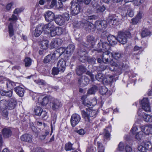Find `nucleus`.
Instances as JSON below:
<instances>
[{"mask_svg":"<svg viewBox=\"0 0 152 152\" xmlns=\"http://www.w3.org/2000/svg\"><path fill=\"white\" fill-rule=\"evenodd\" d=\"M131 37L130 33L128 31L119 32H118L117 39L113 35H110L107 37V39L110 43L112 45L115 44L117 40L121 43L124 44L127 41L128 38Z\"/></svg>","mask_w":152,"mask_h":152,"instance_id":"obj_1","label":"nucleus"},{"mask_svg":"<svg viewBox=\"0 0 152 152\" xmlns=\"http://www.w3.org/2000/svg\"><path fill=\"white\" fill-rule=\"evenodd\" d=\"M110 46L106 42H100L98 43L97 50L99 52H102L107 55H111L112 57L115 59H118L121 57V53H111L108 50Z\"/></svg>","mask_w":152,"mask_h":152,"instance_id":"obj_2","label":"nucleus"},{"mask_svg":"<svg viewBox=\"0 0 152 152\" xmlns=\"http://www.w3.org/2000/svg\"><path fill=\"white\" fill-rule=\"evenodd\" d=\"M45 27L48 28V31L52 37L56 35H60L64 34L65 33V29L64 28L56 27L53 23L47 24Z\"/></svg>","mask_w":152,"mask_h":152,"instance_id":"obj_3","label":"nucleus"},{"mask_svg":"<svg viewBox=\"0 0 152 152\" xmlns=\"http://www.w3.org/2000/svg\"><path fill=\"white\" fill-rule=\"evenodd\" d=\"M141 132H137L135 135L136 138L138 140L141 139L143 136V134L146 135L151 134L152 125L143 126L141 127Z\"/></svg>","mask_w":152,"mask_h":152,"instance_id":"obj_4","label":"nucleus"},{"mask_svg":"<svg viewBox=\"0 0 152 152\" xmlns=\"http://www.w3.org/2000/svg\"><path fill=\"white\" fill-rule=\"evenodd\" d=\"M96 113L97 111L96 110L90 108H87L86 112L84 110L81 111L83 117L87 122L90 121L91 117H95Z\"/></svg>","mask_w":152,"mask_h":152,"instance_id":"obj_5","label":"nucleus"},{"mask_svg":"<svg viewBox=\"0 0 152 152\" xmlns=\"http://www.w3.org/2000/svg\"><path fill=\"white\" fill-rule=\"evenodd\" d=\"M69 19V15L67 13H64L62 15H57L55 18L56 23L58 25H63L65 22L68 21Z\"/></svg>","mask_w":152,"mask_h":152,"instance_id":"obj_6","label":"nucleus"},{"mask_svg":"<svg viewBox=\"0 0 152 152\" xmlns=\"http://www.w3.org/2000/svg\"><path fill=\"white\" fill-rule=\"evenodd\" d=\"M98 22H100V21H97L95 22V25L92 23L88 21H83L81 23L80 26L82 27H83L85 28H88V30H91V29L96 28L98 30H101V25L100 24H97L96 23Z\"/></svg>","mask_w":152,"mask_h":152,"instance_id":"obj_7","label":"nucleus"},{"mask_svg":"<svg viewBox=\"0 0 152 152\" xmlns=\"http://www.w3.org/2000/svg\"><path fill=\"white\" fill-rule=\"evenodd\" d=\"M47 24L45 25H39L36 27L34 30V35L35 37H39L42 34V31H45L46 34H48L49 33L48 31V28H46L45 26Z\"/></svg>","mask_w":152,"mask_h":152,"instance_id":"obj_8","label":"nucleus"},{"mask_svg":"<svg viewBox=\"0 0 152 152\" xmlns=\"http://www.w3.org/2000/svg\"><path fill=\"white\" fill-rule=\"evenodd\" d=\"M142 109H140L138 111V115L143 118L145 121L152 122V115L144 113Z\"/></svg>","mask_w":152,"mask_h":152,"instance_id":"obj_9","label":"nucleus"},{"mask_svg":"<svg viewBox=\"0 0 152 152\" xmlns=\"http://www.w3.org/2000/svg\"><path fill=\"white\" fill-rule=\"evenodd\" d=\"M81 119L80 117L78 114L75 113L72 114L71 117L70 122L73 127L76 126L79 123Z\"/></svg>","mask_w":152,"mask_h":152,"instance_id":"obj_10","label":"nucleus"},{"mask_svg":"<svg viewBox=\"0 0 152 152\" xmlns=\"http://www.w3.org/2000/svg\"><path fill=\"white\" fill-rule=\"evenodd\" d=\"M51 98L49 96H40L38 99V102L43 106H45L51 100Z\"/></svg>","mask_w":152,"mask_h":152,"instance_id":"obj_11","label":"nucleus"},{"mask_svg":"<svg viewBox=\"0 0 152 152\" xmlns=\"http://www.w3.org/2000/svg\"><path fill=\"white\" fill-rule=\"evenodd\" d=\"M79 5L77 3H72L71 7V13L72 15L77 14L80 11Z\"/></svg>","mask_w":152,"mask_h":152,"instance_id":"obj_12","label":"nucleus"},{"mask_svg":"<svg viewBox=\"0 0 152 152\" xmlns=\"http://www.w3.org/2000/svg\"><path fill=\"white\" fill-rule=\"evenodd\" d=\"M0 81L1 83H6L7 87L9 89H12L15 86V83L9 80H7L4 77H0Z\"/></svg>","mask_w":152,"mask_h":152,"instance_id":"obj_13","label":"nucleus"},{"mask_svg":"<svg viewBox=\"0 0 152 152\" xmlns=\"http://www.w3.org/2000/svg\"><path fill=\"white\" fill-rule=\"evenodd\" d=\"M96 0H94L92 1V4L94 8L96 9V12H102L105 10V8L104 5L102 7L98 5V2L96 1Z\"/></svg>","mask_w":152,"mask_h":152,"instance_id":"obj_14","label":"nucleus"},{"mask_svg":"<svg viewBox=\"0 0 152 152\" xmlns=\"http://www.w3.org/2000/svg\"><path fill=\"white\" fill-rule=\"evenodd\" d=\"M35 115L39 116L42 115V117L44 118L47 115V113L45 111H43L42 109L39 107H36L34 110Z\"/></svg>","mask_w":152,"mask_h":152,"instance_id":"obj_15","label":"nucleus"},{"mask_svg":"<svg viewBox=\"0 0 152 152\" xmlns=\"http://www.w3.org/2000/svg\"><path fill=\"white\" fill-rule=\"evenodd\" d=\"M141 104L142 109L145 111L147 112L150 111V107L147 98H144L141 101Z\"/></svg>","mask_w":152,"mask_h":152,"instance_id":"obj_16","label":"nucleus"},{"mask_svg":"<svg viewBox=\"0 0 152 152\" xmlns=\"http://www.w3.org/2000/svg\"><path fill=\"white\" fill-rule=\"evenodd\" d=\"M54 7L58 10H60L63 7L62 2L60 1V2L57 3L56 0H52L51 4L49 6L48 8H52Z\"/></svg>","mask_w":152,"mask_h":152,"instance_id":"obj_17","label":"nucleus"},{"mask_svg":"<svg viewBox=\"0 0 152 152\" xmlns=\"http://www.w3.org/2000/svg\"><path fill=\"white\" fill-rule=\"evenodd\" d=\"M45 17L47 21L50 23H51V22L55 19L54 14L50 11H48L45 12Z\"/></svg>","mask_w":152,"mask_h":152,"instance_id":"obj_18","label":"nucleus"},{"mask_svg":"<svg viewBox=\"0 0 152 152\" xmlns=\"http://www.w3.org/2000/svg\"><path fill=\"white\" fill-rule=\"evenodd\" d=\"M55 56L53 53L50 54L46 56L44 59V62L45 63H47L49 62H53L56 59Z\"/></svg>","mask_w":152,"mask_h":152,"instance_id":"obj_19","label":"nucleus"},{"mask_svg":"<svg viewBox=\"0 0 152 152\" xmlns=\"http://www.w3.org/2000/svg\"><path fill=\"white\" fill-rule=\"evenodd\" d=\"M66 65L65 61L62 58L58 61L57 64V67L60 71L63 72L65 69Z\"/></svg>","mask_w":152,"mask_h":152,"instance_id":"obj_20","label":"nucleus"},{"mask_svg":"<svg viewBox=\"0 0 152 152\" xmlns=\"http://www.w3.org/2000/svg\"><path fill=\"white\" fill-rule=\"evenodd\" d=\"M89 80L87 77L83 76L78 80L79 83L82 86H85L87 85L89 82Z\"/></svg>","mask_w":152,"mask_h":152,"instance_id":"obj_21","label":"nucleus"},{"mask_svg":"<svg viewBox=\"0 0 152 152\" xmlns=\"http://www.w3.org/2000/svg\"><path fill=\"white\" fill-rule=\"evenodd\" d=\"M32 136L28 134H25L20 137V139L22 141L30 143L32 142Z\"/></svg>","mask_w":152,"mask_h":152,"instance_id":"obj_22","label":"nucleus"},{"mask_svg":"<svg viewBox=\"0 0 152 152\" xmlns=\"http://www.w3.org/2000/svg\"><path fill=\"white\" fill-rule=\"evenodd\" d=\"M57 59L63 53L66 54L65 49L63 47H61L57 49L53 53Z\"/></svg>","mask_w":152,"mask_h":152,"instance_id":"obj_23","label":"nucleus"},{"mask_svg":"<svg viewBox=\"0 0 152 152\" xmlns=\"http://www.w3.org/2000/svg\"><path fill=\"white\" fill-rule=\"evenodd\" d=\"M61 41L59 39H53L50 43L51 47L52 48L58 47L61 44Z\"/></svg>","mask_w":152,"mask_h":152,"instance_id":"obj_24","label":"nucleus"},{"mask_svg":"<svg viewBox=\"0 0 152 152\" xmlns=\"http://www.w3.org/2000/svg\"><path fill=\"white\" fill-rule=\"evenodd\" d=\"M61 106V102L57 99H54L52 102V108L53 110L59 108Z\"/></svg>","mask_w":152,"mask_h":152,"instance_id":"obj_25","label":"nucleus"},{"mask_svg":"<svg viewBox=\"0 0 152 152\" xmlns=\"http://www.w3.org/2000/svg\"><path fill=\"white\" fill-rule=\"evenodd\" d=\"M152 34V32L149 28H143L141 33V36L142 37L150 36Z\"/></svg>","mask_w":152,"mask_h":152,"instance_id":"obj_26","label":"nucleus"},{"mask_svg":"<svg viewBox=\"0 0 152 152\" xmlns=\"http://www.w3.org/2000/svg\"><path fill=\"white\" fill-rule=\"evenodd\" d=\"M14 90L16 94L22 97L24 94V89L20 86L17 87L15 88Z\"/></svg>","mask_w":152,"mask_h":152,"instance_id":"obj_27","label":"nucleus"},{"mask_svg":"<svg viewBox=\"0 0 152 152\" xmlns=\"http://www.w3.org/2000/svg\"><path fill=\"white\" fill-rule=\"evenodd\" d=\"M99 92L102 95H106L107 96H110L111 94V93L110 91H108V89L104 86L102 87L100 89Z\"/></svg>","mask_w":152,"mask_h":152,"instance_id":"obj_28","label":"nucleus"},{"mask_svg":"<svg viewBox=\"0 0 152 152\" xmlns=\"http://www.w3.org/2000/svg\"><path fill=\"white\" fill-rule=\"evenodd\" d=\"M75 49V47L73 44H70L65 49L66 53L69 56L71 55V54L73 52Z\"/></svg>","mask_w":152,"mask_h":152,"instance_id":"obj_29","label":"nucleus"},{"mask_svg":"<svg viewBox=\"0 0 152 152\" xmlns=\"http://www.w3.org/2000/svg\"><path fill=\"white\" fill-rule=\"evenodd\" d=\"M2 134L4 137L8 138L11 135L12 132L9 129L5 128L3 129Z\"/></svg>","mask_w":152,"mask_h":152,"instance_id":"obj_30","label":"nucleus"},{"mask_svg":"<svg viewBox=\"0 0 152 152\" xmlns=\"http://www.w3.org/2000/svg\"><path fill=\"white\" fill-rule=\"evenodd\" d=\"M41 48L44 50H46L49 46L48 41L47 40H43L40 43Z\"/></svg>","mask_w":152,"mask_h":152,"instance_id":"obj_31","label":"nucleus"},{"mask_svg":"<svg viewBox=\"0 0 152 152\" xmlns=\"http://www.w3.org/2000/svg\"><path fill=\"white\" fill-rule=\"evenodd\" d=\"M85 71L86 68L82 66H78L76 69V74L78 75H81Z\"/></svg>","mask_w":152,"mask_h":152,"instance_id":"obj_32","label":"nucleus"},{"mask_svg":"<svg viewBox=\"0 0 152 152\" xmlns=\"http://www.w3.org/2000/svg\"><path fill=\"white\" fill-rule=\"evenodd\" d=\"M81 100H82L83 104L85 106L87 107L91 106L90 101H89L87 99L86 96V95H84L81 97Z\"/></svg>","mask_w":152,"mask_h":152,"instance_id":"obj_33","label":"nucleus"},{"mask_svg":"<svg viewBox=\"0 0 152 152\" xmlns=\"http://www.w3.org/2000/svg\"><path fill=\"white\" fill-rule=\"evenodd\" d=\"M96 78L98 81H102L103 83L106 82V79L104 78V76L102 73H99L98 75H96Z\"/></svg>","mask_w":152,"mask_h":152,"instance_id":"obj_34","label":"nucleus"},{"mask_svg":"<svg viewBox=\"0 0 152 152\" xmlns=\"http://www.w3.org/2000/svg\"><path fill=\"white\" fill-rule=\"evenodd\" d=\"M87 42L92 45L94 44L96 42V39L92 36H89L87 37Z\"/></svg>","mask_w":152,"mask_h":152,"instance_id":"obj_35","label":"nucleus"},{"mask_svg":"<svg viewBox=\"0 0 152 152\" xmlns=\"http://www.w3.org/2000/svg\"><path fill=\"white\" fill-rule=\"evenodd\" d=\"M88 59V54L86 52L83 51L80 55V60L82 62H84Z\"/></svg>","mask_w":152,"mask_h":152,"instance_id":"obj_36","label":"nucleus"},{"mask_svg":"<svg viewBox=\"0 0 152 152\" xmlns=\"http://www.w3.org/2000/svg\"><path fill=\"white\" fill-rule=\"evenodd\" d=\"M16 100L14 99L13 102H12V101H10L8 102L7 107V109H8L10 110L13 109L15 107L16 105Z\"/></svg>","mask_w":152,"mask_h":152,"instance_id":"obj_37","label":"nucleus"},{"mask_svg":"<svg viewBox=\"0 0 152 152\" xmlns=\"http://www.w3.org/2000/svg\"><path fill=\"white\" fill-rule=\"evenodd\" d=\"M97 89L98 88L96 86H93L88 90L87 94L89 95L94 94Z\"/></svg>","mask_w":152,"mask_h":152,"instance_id":"obj_38","label":"nucleus"},{"mask_svg":"<svg viewBox=\"0 0 152 152\" xmlns=\"http://www.w3.org/2000/svg\"><path fill=\"white\" fill-rule=\"evenodd\" d=\"M9 32L10 37H12L14 34V31L13 28V23L11 22L8 26Z\"/></svg>","mask_w":152,"mask_h":152,"instance_id":"obj_39","label":"nucleus"},{"mask_svg":"<svg viewBox=\"0 0 152 152\" xmlns=\"http://www.w3.org/2000/svg\"><path fill=\"white\" fill-rule=\"evenodd\" d=\"M8 102L5 100H2L0 101V107L3 109H7Z\"/></svg>","mask_w":152,"mask_h":152,"instance_id":"obj_40","label":"nucleus"},{"mask_svg":"<svg viewBox=\"0 0 152 152\" xmlns=\"http://www.w3.org/2000/svg\"><path fill=\"white\" fill-rule=\"evenodd\" d=\"M126 9L127 10L126 15H128L131 17H132L134 15V13L133 10L131 8L128 6L126 7Z\"/></svg>","mask_w":152,"mask_h":152,"instance_id":"obj_41","label":"nucleus"},{"mask_svg":"<svg viewBox=\"0 0 152 152\" xmlns=\"http://www.w3.org/2000/svg\"><path fill=\"white\" fill-rule=\"evenodd\" d=\"M124 150V144L123 142H121L118 145V148L115 152H122Z\"/></svg>","mask_w":152,"mask_h":152,"instance_id":"obj_42","label":"nucleus"},{"mask_svg":"<svg viewBox=\"0 0 152 152\" xmlns=\"http://www.w3.org/2000/svg\"><path fill=\"white\" fill-rule=\"evenodd\" d=\"M72 144L70 142H68L66 143L65 146L64 148L66 151H69L73 149L72 147Z\"/></svg>","mask_w":152,"mask_h":152,"instance_id":"obj_43","label":"nucleus"},{"mask_svg":"<svg viewBox=\"0 0 152 152\" xmlns=\"http://www.w3.org/2000/svg\"><path fill=\"white\" fill-rule=\"evenodd\" d=\"M30 94L32 96L33 99L34 100L37 99L38 100V98L40 97V96H41V94H40L33 92H31Z\"/></svg>","mask_w":152,"mask_h":152,"instance_id":"obj_44","label":"nucleus"},{"mask_svg":"<svg viewBox=\"0 0 152 152\" xmlns=\"http://www.w3.org/2000/svg\"><path fill=\"white\" fill-rule=\"evenodd\" d=\"M96 23L97 24H100L101 26V30L105 28L107 25V22L105 20H102Z\"/></svg>","mask_w":152,"mask_h":152,"instance_id":"obj_45","label":"nucleus"},{"mask_svg":"<svg viewBox=\"0 0 152 152\" xmlns=\"http://www.w3.org/2000/svg\"><path fill=\"white\" fill-rule=\"evenodd\" d=\"M25 65L26 67L30 66L31 63V60L29 58H26L24 60Z\"/></svg>","mask_w":152,"mask_h":152,"instance_id":"obj_46","label":"nucleus"},{"mask_svg":"<svg viewBox=\"0 0 152 152\" xmlns=\"http://www.w3.org/2000/svg\"><path fill=\"white\" fill-rule=\"evenodd\" d=\"M109 20H110V22L112 23V25H115L118 24V18L112 19L110 17H109Z\"/></svg>","mask_w":152,"mask_h":152,"instance_id":"obj_47","label":"nucleus"},{"mask_svg":"<svg viewBox=\"0 0 152 152\" xmlns=\"http://www.w3.org/2000/svg\"><path fill=\"white\" fill-rule=\"evenodd\" d=\"M148 147H145V146L140 145L138 147V149L139 151L142 152H145L148 150Z\"/></svg>","mask_w":152,"mask_h":152,"instance_id":"obj_48","label":"nucleus"},{"mask_svg":"<svg viewBox=\"0 0 152 152\" xmlns=\"http://www.w3.org/2000/svg\"><path fill=\"white\" fill-rule=\"evenodd\" d=\"M98 152H104V148L101 143L98 142Z\"/></svg>","mask_w":152,"mask_h":152,"instance_id":"obj_49","label":"nucleus"},{"mask_svg":"<svg viewBox=\"0 0 152 152\" xmlns=\"http://www.w3.org/2000/svg\"><path fill=\"white\" fill-rule=\"evenodd\" d=\"M24 10L23 7L16 8L14 10L13 13L16 14H18L22 12Z\"/></svg>","mask_w":152,"mask_h":152,"instance_id":"obj_50","label":"nucleus"},{"mask_svg":"<svg viewBox=\"0 0 152 152\" xmlns=\"http://www.w3.org/2000/svg\"><path fill=\"white\" fill-rule=\"evenodd\" d=\"M5 110H3L2 112V115L3 116V118L6 119H8V113L7 110L6 109H4Z\"/></svg>","mask_w":152,"mask_h":152,"instance_id":"obj_51","label":"nucleus"},{"mask_svg":"<svg viewBox=\"0 0 152 152\" xmlns=\"http://www.w3.org/2000/svg\"><path fill=\"white\" fill-rule=\"evenodd\" d=\"M96 151V147L92 145L90 146L86 150L87 152H95Z\"/></svg>","mask_w":152,"mask_h":152,"instance_id":"obj_52","label":"nucleus"},{"mask_svg":"<svg viewBox=\"0 0 152 152\" xmlns=\"http://www.w3.org/2000/svg\"><path fill=\"white\" fill-rule=\"evenodd\" d=\"M104 137L107 139H108L110 137V133L107 129H105L103 133Z\"/></svg>","mask_w":152,"mask_h":152,"instance_id":"obj_53","label":"nucleus"},{"mask_svg":"<svg viewBox=\"0 0 152 152\" xmlns=\"http://www.w3.org/2000/svg\"><path fill=\"white\" fill-rule=\"evenodd\" d=\"M59 71L60 70L57 68L54 67L52 69V74L54 75H57L58 74Z\"/></svg>","mask_w":152,"mask_h":152,"instance_id":"obj_54","label":"nucleus"},{"mask_svg":"<svg viewBox=\"0 0 152 152\" xmlns=\"http://www.w3.org/2000/svg\"><path fill=\"white\" fill-rule=\"evenodd\" d=\"M143 16V13L141 12H139L136 15L135 17L139 20L140 21L141 19L142 18Z\"/></svg>","mask_w":152,"mask_h":152,"instance_id":"obj_55","label":"nucleus"},{"mask_svg":"<svg viewBox=\"0 0 152 152\" xmlns=\"http://www.w3.org/2000/svg\"><path fill=\"white\" fill-rule=\"evenodd\" d=\"M102 60L100 58H98L97 60L98 62L99 63H102L103 61L104 63L107 64L108 62V58L104 59L103 56H102Z\"/></svg>","mask_w":152,"mask_h":152,"instance_id":"obj_56","label":"nucleus"},{"mask_svg":"<svg viewBox=\"0 0 152 152\" xmlns=\"http://www.w3.org/2000/svg\"><path fill=\"white\" fill-rule=\"evenodd\" d=\"M144 1V0H134V4L135 5L138 6L143 3Z\"/></svg>","mask_w":152,"mask_h":152,"instance_id":"obj_57","label":"nucleus"},{"mask_svg":"<svg viewBox=\"0 0 152 152\" xmlns=\"http://www.w3.org/2000/svg\"><path fill=\"white\" fill-rule=\"evenodd\" d=\"M15 14H13L11 18L9 19V20L10 22H14L18 20V18L17 16L14 15Z\"/></svg>","mask_w":152,"mask_h":152,"instance_id":"obj_58","label":"nucleus"},{"mask_svg":"<svg viewBox=\"0 0 152 152\" xmlns=\"http://www.w3.org/2000/svg\"><path fill=\"white\" fill-rule=\"evenodd\" d=\"M14 4L13 2H11L7 4L6 7V9L7 11L10 10L12 7V6Z\"/></svg>","mask_w":152,"mask_h":152,"instance_id":"obj_59","label":"nucleus"},{"mask_svg":"<svg viewBox=\"0 0 152 152\" xmlns=\"http://www.w3.org/2000/svg\"><path fill=\"white\" fill-rule=\"evenodd\" d=\"M91 0H77L78 2L84 3L85 4H88L91 1Z\"/></svg>","mask_w":152,"mask_h":152,"instance_id":"obj_60","label":"nucleus"},{"mask_svg":"<svg viewBox=\"0 0 152 152\" xmlns=\"http://www.w3.org/2000/svg\"><path fill=\"white\" fill-rule=\"evenodd\" d=\"M77 133L81 135H83L86 133V131L83 129H81L77 131Z\"/></svg>","mask_w":152,"mask_h":152,"instance_id":"obj_61","label":"nucleus"},{"mask_svg":"<svg viewBox=\"0 0 152 152\" xmlns=\"http://www.w3.org/2000/svg\"><path fill=\"white\" fill-rule=\"evenodd\" d=\"M86 74L90 76L92 81H93L94 80V75L92 74L91 72L89 71H87L86 73Z\"/></svg>","mask_w":152,"mask_h":152,"instance_id":"obj_62","label":"nucleus"},{"mask_svg":"<svg viewBox=\"0 0 152 152\" xmlns=\"http://www.w3.org/2000/svg\"><path fill=\"white\" fill-rule=\"evenodd\" d=\"M131 20V23L133 25H136L138 22H140L135 17L134 18L132 19Z\"/></svg>","mask_w":152,"mask_h":152,"instance_id":"obj_63","label":"nucleus"},{"mask_svg":"<svg viewBox=\"0 0 152 152\" xmlns=\"http://www.w3.org/2000/svg\"><path fill=\"white\" fill-rule=\"evenodd\" d=\"M126 152H131L132 151V148L129 145H126L125 148Z\"/></svg>","mask_w":152,"mask_h":152,"instance_id":"obj_64","label":"nucleus"}]
</instances>
